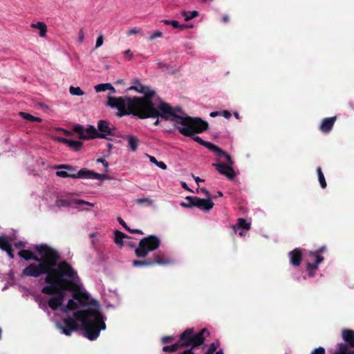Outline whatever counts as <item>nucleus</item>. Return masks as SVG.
<instances>
[{"mask_svg": "<svg viewBox=\"0 0 354 354\" xmlns=\"http://www.w3.org/2000/svg\"><path fill=\"white\" fill-rule=\"evenodd\" d=\"M72 296L82 306H94L93 308L77 310L73 313V316L82 323L85 336L91 341L96 339L100 332L106 328L104 315L100 310L98 302L94 299L89 301L88 294L80 290L75 291Z\"/></svg>", "mask_w": 354, "mask_h": 354, "instance_id": "1", "label": "nucleus"}, {"mask_svg": "<svg viewBox=\"0 0 354 354\" xmlns=\"http://www.w3.org/2000/svg\"><path fill=\"white\" fill-rule=\"evenodd\" d=\"M35 250L40 255V257L35 255L29 250H21L18 252L19 257L26 260H33L38 263H30L23 269L21 272L22 277H39L42 274H46L51 270V268L56 266L57 263L60 259V254L54 248L46 244L36 245Z\"/></svg>", "mask_w": 354, "mask_h": 354, "instance_id": "2", "label": "nucleus"}, {"mask_svg": "<svg viewBox=\"0 0 354 354\" xmlns=\"http://www.w3.org/2000/svg\"><path fill=\"white\" fill-rule=\"evenodd\" d=\"M133 83L135 85L130 86L127 90H133L142 93L144 94L143 97L108 96L107 105L118 109L117 115L118 117L129 115L136 116L148 106L147 104L149 102H152V98L156 94L154 91L151 90L148 86L142 85L138 80H136Z\"/></svg>", "mask_w": 354, "mask_h": 354, "instance_id": "3", "label": "nucleus"}, {"mask_svg": "<svg viewBox=\"0 0 354 354\" xmlns=\"http://www.w3.org/2000/svg\"><path fill=\"white\" fill-rule=\"evenodd\" d=\"M76 272L73 267L66 261L57 262L55 267L46 274L45 286L41 289V292L48 295H62L63 301L65 298V291L71 290V287L77 285L73 281Z\"/></svg>", "mask_w": 354, "mask_h": 354, "instance_id": "4", "label": "nucleus"}, {"mask_svg": "<svg viewBox=\"0 0 354 354\" xmlns=\"http://www.w3.org/2000/svg\"><path fill=\"white\" fill-rule=\"evenodd\" d=\"M148 105L136 116L140 119L149 118H161L165 120H170L174 124L176 129L180 127V124H185V119L184 117L177 115L174 113V107L169 104L160 102L158 106L156 107L153 102H149Z\"/></svg>", "mask_w": 354, "mask_h": 354, "instance_id": "5", "label": "nucleus"}, {"mask_svg": "<svg viewBox=\"0 0 354 354\" xmlns=\"http://www.w3.org/2000/svg\"><path fill=\"white\" fill-rule=\"evenodd\" d=\"M185 124L177 127L178 131L185 136H192L194 133H201L208 129V123L201 118L184 117Z\"/></svg>", "mask_w": 354, "mask_h": 354, "instance_id": "6", "label": "nucleus"}, {"mask_svg": "<svg viewBox=\"0 0 354 354\" xmlns=\"http://www.w3.org/2000/svg\"><path fill=\"white\" fill-rule=\"evenodd\" d=\"M160 245V240L156 235H149L142 239L135 250L138 258H145L149 252L157 250Z\"/></svg>", "mask_w": 354, "mask_h": 354, "instance_id": "7", "label": "nucleus"}, {"mask_svg": "<svg viewBox=\"0 0 354 354\" xmlns=\"http://www.w3.org/2000/svg\"><path fill=\"white\" fill-rule=\"evenodd\" d=\"M98 131L92 125L89 126V131L94 134L95 138L108 139V136H115V128L107 120H99Z\"/></svg>", "mask_w": 354, "mask_h": 354, "instance_id": "8", "label": "nucleus"}, {"mask_svg": "<svg viewBox=\"0 0 354 354\" xmlns=\"http://www.w3.org/2000/svg\"><path fill=\"white\" fill-rule=\"evenodd\" d=\"M185 201L187 203L183 202L180 203L182 207L189 208L196 207L205 212H209L214 205V203L209 198H201L197 196H188L185 198Z\"/></svg>", "mask_w": 354, "mask_h": 354, "instance_id": "9", "label": "nucleus"}, {"mask_svg": "<svg viewBox=\"0 0 354 354\" xmlns=\"http://www.w3.org/2000/svg\"><path fill=\"white\" fill-rule=\"evenodd\" d=\"M342 338L347 344H338V349L333 354H354V330H344Z\"/></svg>", "mask_w": 354, "mask_h": 354, "instance_id": "10", "label": "nucleus"}, {"mask_svg": "<svg viewBox=\"0 0 354 354\" xmlns=\"http://www.w3.org/2000/svg\"><path fill=\"white\" fill-rule=\"evenodd\" d=\"M74 317H68L62 319L60 322L57 323V326L64 335L70 336L73 332L77 330L79 324Z\"/></svg>", "mask_w": 354, "mask_h": 354, "instance_id": "11", "label": "nucleus"}, {"mask_svg": "<svg viewBox=\"0 0 354 354\" xmlns=\"http://www.w3.org/2000/svg\"><path fill=\"white\" fill-rule=\"evenodd\" d=\"M76 178L106 180L109 179V176L106 174H98L88 169L83 168L75 174V179Z\"/></svg>", "mask_w": 354, "mask_h": 354, "instance_id": "12", "label": "nucleus"}, {"mask_svg": "<svg viewBox=\"0 0 354 354\" xmlns=\"http://www.w3.org/2000/svg\"><path fill=\"white\" fill-rule=\"evenodd\" d=\"M212 166L216 169L219 174L226 176L230 180L235 177V171L232 166L227 165L223 162L213 163Z\"/></svg>", "mask_w": 354, "mask_h": 354, "instance_id": "13", "label": "nucleus"}, {"mask_svg": "<svg viewBox=\"0 0 354 354\" xmlns=\"http://www.w3.org/2000/svg\"><path fill=\"white\" fill-rule=\"evenodd\" d=\"M209 335L210 333L206 328L201 329L196 334L193 333L191 342V346L192 348H197L199 346L203 344L205 338L207 337H209Z\"/></svg>", "mask_w": 354, "mask_h": 354, "instance_id": "14", "label": "nucleus"}, {"mask_svg": "<svg viewBox=\"0 0 354 354\" xmlns=\"http://www.w3.org/2000/svg\"><path fill=\"white\" fill-rule=\"evenodd\" d=\"M303 250L301 248H295L288 253L290 263L294 267H299L302 260Z\"/></svg>", "mask_w": 354, "mask_h": 354, "instance_id": "15", "label": "nucleus"}, {"mask_svg": "<svg viewBox=\"0 0 354 354\" xmlns=\"http://www.w3.org/2000/svg\"><path fill=\"white\" fill-rule=\"evenodd\" d=\"M73 131L79 135L80 139L89 140L94 139V134L90 133L89 127L86 129L80 124H76L73 127Z\"/></svg>", "mask_w": 354, "mask_h": 354, "instance_id": "16", "label": "nucleus"}, {"mask_svg": "<svg viewBox=\"0 0 354 354\" xmlns=\"http://www.w3.org/2000/svg\"><path fill=\"white\" fill-rule=\"evenodd\" d=\"M336 120V116L324 118L319 127L320 131L325 133H329L332 130Z\"/></svg>", "mask_w": 354, "mask_h": 354, "instance_id": "17", "label": "nucleus"}, {"mask_svg": "<svg viewBox=\"0 0 354 354\" xmlns=\"http://www.w3.org/2000/svg\"><path fill=\"white\" fill-rule=\"evenodd\" d=\"M193 333L194 330L192 328H188L180 335L178 342L181 347L191 346Z\"/></svg>", "mask_w": 354, "mask_h": 354, "instance_id": "18", "label": "nucleus"}, {"mask_svg": "<svg viewBox=\"0 0 354 354\" xmlns=\"http://www.w3.org/2000/svg\"><path fill=\"white\" fill-rule=\"evenodd\" d=\"M63 301L62 295L59 294V295H55L50 298L48 301V305L53 310H57L59 308H61L62 306H63Z\"/></svg>", "mask_w": 354, "mask_h": 354, "instance_id": "19", "label": "nucleus"}, {"mask_svg": "<svg viewBox=\"0 0 354 354\" xmlns=\"http://www.w3.org/2000/svg\"><path fill=\"white\" fill-rule=\"evenodd\" d=\"M149 261L153 263V266L155 265H167L171 263V260L169 258H164L162 252H159L154 254L153 259H149Z\"/></svg>", "mask_w": 354, "mask_h": 354, "instance_id": "20", "label": "nucleus"}, {"mask_svg": "<svg viewBox=\"0 0 354 354\" xmlns=\"http://www.w3.org/2000/svg\"><path fill=\"white\" fill-rule=\"evenodd\" d=\"M58 140L62 143L66 144L75 151H80L83 145V142L80 140H72L65 138H58Z\"/></svg>", "mask_w": 354, "mask_h": 354, "instance_id": "21", "label": "nucleus"}, {"mask_svg": "<svg viewBox=\"0 0 354 354\" xmlns=\"http://www.w3.org/2000/svg\"><path fill=\"white\" fill-rule=\"evenodd\" d=\"M324 260V257H317V259L315 260V262L310 263L308 262L306 264V269L308 270V275L310 277H313L315 275V273L316 270L318 269L319 265L323 262Z\"/></svg>", "mask_w": 354, "mask_h": 354, "instance_id": "22", "label": "nucleus"}, {"mask_svg": "<svg viewBox=\"0 0 354 354\" xmlns=\"http://www.w3.org/2000/svg\"><path fill=\"white\" fill-rule=\"evenodd\" d=\"M212 151L214 152L216 155L220 158L224 157L227 162V165L232 166L234 165V161L231 156L223 151L221 148L216 145Z\"/></svg>", "mask_w": 354, "mask_h": 354, "instance_id": "23", "label": "nucleus"}, {"mask_svg": "<svg viewBox=\"0 0 354 354\" xmlns=\"http://www.w3.org/2000/svg\"><path fill=\"white\" fill-rule=\"evenodd\" d=\"M195 142H198V144L201 145L202 146L206 147L210 151H213L214 148L215 147V145L207 141L203 140L201 137L198 136H194L193 134L192 136H190Z\"/></svg>", "mask_w": 354, "mask_h": 354, "instance_id": "24", "label": "nucleus"}, {"mask_svg": "<svg viewBox=\"0 0 354 354\" xmlns=\"http://www.w3.org/2000/svg\"><path fill=\"white\" fill-rule=\"evenodd\" d=\"M126 138L128 141V145L132 151H136L138 146V139L137 137L133 135H127Z\"/></svg>", "mask_w": 354, "mask_h": 354, "instance_id": "25", "label": "nucleus"}, {"mask_svg": "<svg viewBox=\"0 0 354 354\" xmlns=\"http://www.w3.org/2000/svg\"><path fill=\"white\" fill-rule=\"evenodd\" d=\"M251 224L250 223H247L246 220L243 218H240L237 221V223L233 226V229L234 231H236L238 229H244V230H250Z\"/></svg>", "mask_w": 354, "mask_h": 354, "instance_id": "26", "label": "nucleus"}, {"mask_svg": "<svg viewBox=\"0 0 354 354\" xmlns=\"http://www.w3.org/2000/svg\"><path fill=\"white\" fill-rule=\"evenodd\" d=\"M30 26L33 28L39 30V36L44 37L46 35L47 26L44 22H37L36 24H32Z\"/></svg>", "mask_w": 354, "mask_h": 354, "instance_id": "27", "label": "nucleus"}, {"mask_svg": "<svg viewBox=\"0 0 354 354\" xmlns=\"http://www.w3.org/2000/svg\"><path fill=\"white\" fill-rule=\"evenodd\" d=\"M115 237H114V242L115 244L119 245L120 248L123 245V239L124 238H129V236L126 235L124 233L119 231L115 230L114 232Z\"/></svg>", "mask_w": 354, "mask_h": 354, "instance_id": "28", "label": "nucleus"}, {"mask_svg": "<svg viewBox=\"0 0 354 354\" xmlns=\"http://www.w3.org/2000/svg\"><path fill=\"white\" fill-rule=\"evenodd\" d=\"M78 308L77 302L73 299H69L66 306H63L61 308V310L63 313H68L69 310H74Z\"/></svg>", "mask_w": 354, "mask_h": 354, "instance_id": "29", "label": "nucleus"}, {"mask_svg": "<svg viewBox=\"0 0 354 354\" xmlns=\"http://www.w3.org/2000/svg\"><path fill=\"white\" fill-rule=\"evenodd\" d=\"M10 248H12V245L9 242L8 238L4 236H0V248L2 250L6 252Z\"/></svg>", "mask_w": 354, "mask_h": 354, "instance_id": "30", "label": "nucleus"}, {"mask_svg": "<svg viewBox=\"0 0 354 354\" xmlns=\"http://www.w3.org/2000/svg\"><path fill=\"white\" fill-rule=\"evenodd\" d=\"M317 173L318 176V180L320 184V186L322 189H325L327 186V183L324 177V175L322 172V168L318 167L317 168Z\"/></svg>", "mask_w": 354, "mask_h": 354, "instance_id": "31", "label": "nucleus"}, {"mask_svg": "<svg viewBox=\"0 0 354 354\" xmlns=\"http://www.w3.org/2000/svg\"><path fill=\"white\" fill-rule=\"evenodd\" d=\"M183 16L185 17V21H188L199 15V12L196 10L182 12Z\"/></svg>", "mask_w": 354, "mask_h": 354, "instance_id": "32", "label": "nucleus"}, {"mask_svg": "<svg viewBox=\"0 0 354 354\" xmlns=\"http://www.w3.org/2000/svg\"><path fill=\"white\" fill-rule=\"evenodd\" d=\"M19 115L25 120H29L30 122H41V118L39 117H35L30 113H24V112H20Z\"/></svg>", "mask_w": 354, "mask_h": 354, "instance_id": "33", "label": "nucleus"}, {"mask_svg": "<svg viewBox=\"0 0 354 354\" xmlns=\"http://www.w3.org/2000/svg\"><path fill=\"white\" fill-rule=\"evenodd\" d=\"M55 169H65V170H67L68 171H69L68 173L69 174H75L74 172L76 171V167H73L71 165H67V164H62V165H55L54 167Z\"/></svg>", "mask_w": 354, "mask_h": 354, "instance_id": "34", "label": "nucleus"}, {"mask_svg": "<svg viewBox=\"0 0 354 354\" xmlns=\"http://www.w3.org/2000/svg\"><path fill=\"white\" fill-rule=\"evenodd\" d=\"M326 246H322L319 249L316 250L315 251H310L308 252V257H315V260L317 259V257H323L320 254L326 251Z\"/></svg>", "mask_w": 354, "mask_h": 354, "instance_id": "35", "label": "nucleus"}, {"mask_svg": "<svg viewBox=\"0 0 354 354\" xmlns=\"http://www.w3.org/2000/svg\"><path fill=\"white\" fill-rule=\"evenodd\" d=\"M132 265L135 267H140V266H152L153 263L149 259L145 260V261H140V260H133L132 262Z\"/></svg>", "mask_w": 354, "mask_h": 354, "instance_id": "36", "label": "nucleus"}, {"mask_svg": "<svg viewBox=\"0 0 354 354\" xmlns=\"http://www.w3.org/2000/svg\"><path fill=\"white\" fill-rule=\"evenodd\" d=\"M148 157L149 158L150 162L157 165L159 168L164 170H165L167 168V166L165 162L162 161H158L154 156L148 155Z\"/></svg>", "mask_w": 354, "mask_h": 354, "instance_id": "37", "label": "nucleus"}, {"mask_svg": "<svg viewBox=\"0 0 354 354\" xmlns=\"http://www.w3.org/2000/svg\"><path fill=\"white\" fill-rule=\"evenodd\" d=\"M111 88L110 83L99 84L95 86L94 88L97 93L105 91Z\"/></svg>", "mask_w": 354, "mask_h": 354, "instance_id": "38", "label": "nucleus"}, {"mask_svg": "<svg viewBox=\"0 0 354 354\" xmlns=\"http://www.w3.org/2000/svg\"><path fill=\"white\" fill-rule=\"evenodd\" d=\"M136 202L139 205H146L147 206H151L153 204V201L149 198H138Z\"/></svg>", "mask_w": 354, "mask_h": 354, "instance_id": "39", "label": "nucleus"}, {"mask_svg": "<svg viewBox=\"0 0 354 354\" xmlns=\"http://www.w3.org/2000/svg\"><path fill=\"white\" fill-rule=\"evenodd\" d=\"M180 347H181L179 342L169 346H165L162 348L165 352H176Z\"/></svg>", "mask_w": 354, "mask_h": 354, "instance_id": "40", "label": "nucleus"}, {"mask_svg": "<svg viewBox=\"0 0 354 354\" xmlns=\"http://www.w3.org/2000/svg\"><path fill=\"white\" fill-rule=\"evenodd\" d=\"M72 203H74V200L71 201L66 199H58L56 201V205L59 207H69L71 205Z\"/></svg>", "mask_w": 354, "mask_h": 354, "instance_id": "41", "label": "nucleus"}, {"mask_svg": "<svg viewBox=\"0 0 354 354\" xmlns=\"http://www.w3.org/2000/svg\"><path fill=\"white\" fill-rule=\"evenodd\" d=\"M56 176L60 178H71L75 179V174H69L67 170L66 171H56Z\"/></svg>", "mask_w": 354, "mask_h": 354, "instance_id": "42", "label": "nucleus"}, {"mask_svg": "<svg viewBox=\"0 0 354 354\" xmlns=\"http://www.w3.org/2000/svg\"><path fill=\"white\" fill-rule=\"evenodd\" d=\"M69 92L73 95H83L84 91L80 88V87H74L73 86H70Z\"/></svg>", "mask_w": 354, "mask_h": 354, "instance_id": "43", "label": "nucleus"}, {"mask_svg": "<svg viewBox=\"0 0 354 354\" xmlns=\"http://www.w3.org/2000/svg\"><path fill=\"white\" fill-rule=\"evenodd\" d=\"M219 344L220 343L218 342L212 343L205 354H214L219 346Z\"/></svg>", "mask_w": 354, "mask_h": 354, "instance_id": "44", "label": "nucleus"}, {"mask_svg": "<svg viewBox=\"0 0 354 354\" xmlns=\"http://www.w3.org/2000/svg\"><path fill=\"white\" fill-rule=\"evenodd\" d=\"M74 203L76 204V205H83V204H86V205H88L91 207H93L94 205L93 203H91L89 202H86L84 200H81V199H75L74 200Z\"/></svg>", "mask_w": 354, "mask_h": 354, "instance_id": "45", "label": "nucleus"}, {"mask_svg": "<svg viewBox=\"0 0 354 354\" xmlns=\"http://www.w3.org/2000/svg\"><path fill=\"white\" fill-rule=\"evenodd\" d=\"M310 354H326V351L324 348L320 346L313 351Z\"/></svg>", "mask_w": 354, "mask_h": 354, "instance_id": "46", "label": "nucleus"}, {"mask_svg": "<svg viewBox=\"0 0 354 354\" xmlns=\"http://www.w3.org/2000/svg\"><path fill=\"white\" fill-rule=\"evenodd\" d=\"M162 37V32L159 31V30H157V31H156L155 32H153V34H151L150 35L149 39L152 40V39H154L156 38Z\"/></svg>", "mask_w": 354, "mask_h": 354, "instance_id": "47", "label": "nucleus"}, {"mask_svg": "<svg viewBox=\"0 0 354 354\" xmlns=\"http://www.w3.org/2000/svg\"><path fill=\"white\" fill-rule=\"evenodd\" d=\"M103 42H104V37H103V35H100L97 38L95 48H97L100 46H101L103 44Z\"/></svg>", "mask_w": 354, "mask_h": 354, "instance_id": "48", "label": "nucleus"}, {"mask_svg": "<svg viewBox=\"0 0 354 354\" xmlns=\"http://www.w3.org/2000/svg\"><path fill=\"white\" fill-rule=\"evenodd\" d=\"M140 32V29L138 28H133L128 30L127 35L130 36Z\"/></svg>", "mask_w": 354, "mask_h": 354, "instance_id": "49", "label": "nucleus"}, {"mask_svg": "<svg viewBox=\"0 0 354 354\" xmlns=\"http://www.w3.org/2000/svg\"><path fill=\"white\" fill-rule=\"evenodd\" d=\"M119 223L126 230H129V227L127 225L121 217H118L117 218Z\"/></svg>", "mask_w": 354, "mask_h": 354, "instance_id": "50", "label": "nucleus"}, {"mask_svg": "<svg viewBox=\"0 0 354 354\" xmlns=\"http://www.w3.org/2000/svg\"><path fill=\"white\" fill-rule=\"evenodd\" d=\"M84 39V32L82 29H81L78 32V41L80 43H82Z\"/></svg>", "mask_w": 354, "mask_h": 354, "instance_id": "51", "label": "nucleus"}, {"mask_svg": "<svg viewBox=\"0 0 354 354\" xmlns=\"http://www.w3.org/2000/svg\"><path fill=\"white\" fill-rule=\"evenodd\" d=\"M221 115H223L224 118L229 119L231 117L232 114L229 111L225 110L221 111Z\"/></svg>", "mask_w": 354, "mask_h": 354, "instance_id": "52", "label": "nucleus"}, {"mask_svg": "<svg viewBox=\"0 0 354 354\" xmlns=\"http://www.w3.org/2000/svg\"><path fill=\"white\" fill-rule=\"evenodd\" d=\"M172 339H173L172 336H165L162 338V342L163 344H166V343L170 342L171 341H172Z\"/></svg>", "mask_w": 354, "mask_h": 354, "instance_id": "53", "label": "nucleus"}, {"mask_svg": "<svg viewBox=\"0 0 354 354\" xmlns=\"http://www.w3.org/2000/svg\"><path fill=\"white\" fill-rule=\"evenodd\" d=\"M128 232L133 233V234H143V232L138 229H131L129 227V230H127Z\"/></svg>", "mask_w": 354, "mask_h": 354, "instance_id": "54", "label": "nucleus"}, {"mask_svg": "<svg viewBox=\"0 0 354 354\" xmlns=\"http://www.w3.org/2000/svg\"><path fill=\"white\" fill-rule=\"evenodd\" d=\"M124 56L128 55L129 57L128 60L131 59V58L133 57V53L130 49H127L125 51H124Z\"/></svg>", "mask_w": 354, "mask_h": 354, "instance_id": "55", "label": "nucleus"}, {"mask_svg": "<svg viewBox=\"0 0 354 354\" xmlns=\"http://www.w3.org/2000/svg\"><path fill=\"white\" fill-rule=\"evenodd\" d=\"M97 162H100L101 164H102L105 167H108L109 166V163L106 160H105L103 158H98L97 160Z\"/></svg>", "mask_w": 354, "mask_h": 354, "instance_id": "56", "label": "nucleus"}, {"mask_svg": "<svg viewBox=\"0 0 354 354\" xmlns=\"http://www.w3.org/2000/svg\"><path fill=\"white\" fill-rule=\"evenodd\" d=\"M171 26H172L174 28H178L180 27V24L178 21L171 20Z\"/></svg>", "mask_w": 354, "mask_h": 354, "instance_id": "57", "label": "nucleus"}, {"mask_svg": "<svg viewBox=\"0 0 354 354\" xmlns=\"http://www.w3.org/2000/svg\"><path fill=\"white\" fill-rule=\"evenodd\" d=\"M6 252L10 259H13L15 257L12 248H10L9 250H8Z\"/></svg>", "mask_w": 354, "mask_h": 354, "instance_id": "58", "label": "nucleus"}, {"mask_svg": "<svg viewBox=\"0 0 354 354\" xmlns=\"http://www.w3.org/2000/svg\"><path fill=\"white\" fill-rule=\"evenodd\" d=\"M15 246L16 248L19 249V248H24L25 245H24V243L23 242L19 241L18 243H16Z\"/></svg>", "mask_w": 354, "mask_h": 354, "instance_id": "59", "label": "nucleus"}, {"mask_svg": "<svg viewBox=\"0 0 354 354\" xmlns=\"http://www.w3.org/2000/svg\"><path fill=\"white\" fill-rule=\"evenodd\" d=\"M209 115L211 117H216V116H218V115H221V111H214V112H212Z\"/></svg>", "mask_w": 354, "mask_h": 354, "instance_id": "60", "label": "nucleus"}, {"mask_svg": "<svg viewBox=\"0 0 354 354\" xmlns=\"http://www.w3.org/2000/svg\"><path fill=\"white\" fill-rule=\"evenodd\" d=\"M192 348L189 349V350H187V351H183V353H180V354H195L193 351H192Z\"/></svg>", "mask_w": 354, "mask_h": 354, "instance_id": "61", "label": "nucleus"}, {"mask_svg": "<svg viewBox=\"0 0 354 354\" xmlns=\"http://www.w3.org/2000/svg\"><path fill=\"white\" fill-rule=\"evenodd\" d=\"M157 65H158V67L161 68H163V67H165L166 65L164 64L161 61L158 60V62H157Z\"/></svg>", "mask_w": 354, "mask_h": 354, "instance_id": "62", "label": "nucleus"}, {"mask_svg": "<svg viewBox=\"0 0 354 354\" xmlns=\"http://www.w3.org/2000/svg\"><path fill=\"white\" fill-rule=\"evenodd\" d=\"M201 191L204 193L207 197L209 196V192L205 188H201Z\"/></svg>", "mask_w": 354, "mask_h": 354, "instance_id": "63", "label": "nucleus"}, {"mask_svg": "<svg viewBox=\"0 0 354 354\" xmlns=\"http://www.w3.org/2000/svg\"><path fill=\"white\" fill-rule=\"evenodd\" d=\"M193 177H194V178L195 182H196L197 184H198V183H199V182H203V181H204V180L201 179V178H200L199 177H198V176H194L193 175Z\"/></svg>", "mask_w": 354, "mask_h": 354, "instance_id": "64", "label": "nucleus"}]
</instances>
